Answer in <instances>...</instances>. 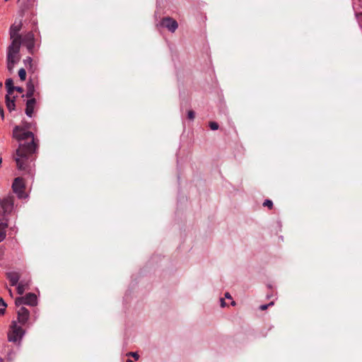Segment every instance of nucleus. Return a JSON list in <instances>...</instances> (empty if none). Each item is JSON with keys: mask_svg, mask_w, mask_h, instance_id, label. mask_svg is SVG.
<instances>
[{"mask_svg": "<svg viewBox=\"0 0 362 362\" xmlns=\"http://www.w3.org/2000/svg\"><path fill=\"white\" fill-rule=\"evenodd\" d=\"M31 128V123L23 122L22 125L13 128L12 135L19 142L18 147L13 155L17 168L33 175L35 160L33 155L37 151L38 144L33 133L28 131Z\"/></svg>", "mask_w": 362, "mask_h": 362, "instance_id": "f257e3e1", "label": "nucleus"}, {"mask_svg": "<svg viewBox=\"0 0 362 362\" xmlns=\"http://www.w3.org/2000/svg\"><path fill=\"white\" fill-rule=\"evenodd\" d=\"M21 43L16 40L11 42L6 51V67L10 74L13 71L14 66L21 59L20 49Z\"/></svg>", "mask_w": 362, "mask_h": 362, "instance_id": "f03ea898", "label": "nucleus"}, {"mask_svg": "<svg viewBox=\"0 0 362 362\" xmlns=\"http://www.w3.org/2000/svg\"><path fill=\"white\" fill-rule=\"evenodd\" d=\"M14 196L11 194L0 199V221H8V216L14 209Z\"/></svg>", "mask_w": 362, "mask_h": 362, "instance_id": "7ed1b4c3", "label": "nucleus"}, {"mask_svg": "<svg viewBox=\"0 0 362 362\" xmlns=\"http://www.w3.org/2000/svg\"><path fill=\"white\" fill-rule=\"evenodd\" d=\"M24 334V329L17 325L16 321H13L11 325V330L8 334V341L12 342L21 341Z\"/></svg>", "mask_w": 362, "mask_h": 362, "instance_id": "20e7f679", "label": "nucleus"}, {"mask_svg": "<svg viewBox=\"0 0 362 362\" xmlns=\"http://www.w3.org/2000/svg\"><path fill=\"white\" fill-rule=\"evenodd\" d=\"M21 44L26 47L29 54H34L35 52V40L33 32H28L22 36Z\"/></svg>", "mask_w": 362, "mask_h": 362, "instance_id": "39448f33", "label": "nucleus"}, {"mask_svg": "<svg viewBox=\"0 0 362 362\" xmlns=\"http://www.w3.org/2000/svg\"><path fill=\"white\" fill-rule=\"evenodd\" d=\"M15 303L18 307L22 305L35 306L37 303V296L33 293H28L25 296L16 298Z\"/></svg>", "mask_w": 362, "mask_h": 362, "instance_id": "423d86ee", "label": "nucleus"}, {"mask_svg": "<svg viewBox=\"0 0 362 362\" xmlns=\"http://www.w3.org/2000/svg\"><path fill=\"white\" fill-rule=\"evenodd\" d=\"M22 25L23 23L21 20H20L18 22L15 21L14 23L11 25L9 35L11 42L16 40L17 42L21 43V38L23 35L20 34L19 32L22 28Z\"/></svg>", "mask_w": 362, "mask_h": 362, "instance_id": "0eeeda50", "label": "nucleus"}, {"mask_svg": "<svg viewBox=\"0 0 362 362\" xmlns=\"http://www.w3.org/2000/svg\"><path fill=\"white\" fill-rule=\"evenodd\" d=\"M24 189L25 184L23 179L20 177L15 178L12 184V189L13 192L17 194L19 199H23L25 197Z\"/></svg>", "mask_w": 362, "mask_h": 362, "instance_id": "6e6552de", "label": "nucleus"}, {"mask_svg": "<svg viewBox=\"0 0 362 362\" xmlns=\"http://www.w3.org/2000/svg\"><path fill=\"white\" fill-rule=\"evenodd\" d=\"M160 25L174 33L178 28L177 22L170 17H165L160 21Z\"/></svg>", "mask_w": 362, "mask_h": 362, "instance_id": "1a4fd4ad", "label": "nucleus"}, {"mask_svg": "<svg viewBox=\"0 0 362 362\" xmlns=\"http://www.w3.org/2000/svg\"><path fill=\"white\" fill-rule=\"evenodd\" d=\"M17 315L18 322L24 325L29 320L30 312L27 308L22 306L17 310Z\"/></svg>", "mask_w": 362, "mask_h": 362, "instance_id": "9d476101", "label": "nucleus"}, {"mask_svg": "<svg viewBox=\"0 0 362 362\" xmlns=\"http://www.w3.org/2000/svg\"><path fill=\"white\" fill-rule=\"evenodd\" d=\"M36 103L35 98L28 99L26 102L25 114L28 117H31L33 113L34 107Z\"/></svg>", "mask_w": 362, "mask_h": 362, "instance_id": "9b49d317", "label": "nucleus"}, {"mask_svg": "<svg viewBox=\"0 0 362 362\" xmlns=\"http://www.w3.org/2000/svg\"><path fill=\"white\" fill-rule=\"evenodd\" d=\"M6 277L11 283V286H14L18 284L20 279V275L16 272H10L6 274Z\"/></svg>", "mask_w": 362, "mask_h": 362, "instance_id": "f8f14e48", "label": "nucleus"}, {"mask_svg": "<svg viewBox=\"0 0 362 362\" xmlns=\"http://www.w3.org/2000/svg\"><path fill=\"white\" fill-rule=\"evenodd\" d=\"M8 226L7 221H0V243L2 242L6 236V228Z\"/></svg>", "mask_w": 362, "mask_h": 362, "instance_id": "ddd939ff", "label": "nucleus"}, {"mask_svg": "<svg viewBox=\"0 0 362 362\" xmlns=\"http://www.w3.org/2000/svg\"><path fill=\"white\" fill-rule=\"evenodd\" d=\"M5 99H6V107H7L8 110H9V112L14 110L15 107H16V104H15L16 97H13V98H11L10 97V95H6L5 97Z\"/></svg>", "mask_w": 362, "mask_h": 362, "instance_id": "4468645a", "label": "nucleus"}, {"mask_svg": "<svg viewBox=\"0 0 362 362\" xmlns=\"http://www.w3.org/2000/svg\"><path fill=\"white\" fill-rule=\"evenodd\" d=\"M27 92L25 95V96L28 98H33L32 97L34 95L35 93V86L32 81H28L27 83Z\"/></svg>", "mask_w": 362, "mask_h": 362, "instance_id": "2eb2a0df", "label": "nucleus"}, {"mask_svg": "<svg viewBox=\"0 0 362 362\" xmlns=\"http://www.w3.org/2000/svg\"><path fill=\"white\" fill-rule=\"evenodd\" d=\"M5 86L7 90V95H11L13 93V79L9 78L6 80Z\"/></svg>", "mask_w": 362, "mask_h": 362, "instance_id": "dca6fc26", "label": "nucleus"}, {"mask_svg": "<svg viewBox=\"0 0 362 362\" xmlns=\"http://www.w3.org/2000/svg\"><path fill=\"white\" fill-rule=\"evenodd\" d=\"M28 283H25L23 281H21L17 286V292L19 295H22L25 290L28 288Z\"/></svg>", "mask_w": 362, "mask_h": 362, "instance_id": "f3484780", "label": "nucleus"}, {"mask_svg": "<svg viewBox=\"0 0 362 362\" xmlns=\"http://www.w3.org/2000/svg\"><path fill=\"white\" fill-rule=\"evenodd\" d=\"M16 356V353L11 349L8 347V351L6 354V360L9 362H11Z\"/></svg>", "mask_w": 362, "mask_h": 362, "instance_id": "a211bd4d", "label": "nucleus"}, {"mask_svg": "<svg viewBox=\"0 0 362 362\" xmlns=\"http://www.w3.org/2000/svg\"><path fill=\"white\" fill-rule=\"evenodd\" d=\"M23 63L26 67L32 68L33 66V59L30 57H27L24 60Z\"/></svg>", "mask_w": 362, "mask_h": 362, "instance_id": "6ab92c4d", "label": "nucleus"}, {"mask_svg": "<svg viewBox=\"0 0 362 362\" xmlns=\"http://www.w3.org/2000/svg\"><path fill=\"white\" fill-rule=\"evenodd\" d=\"M18 76L21 81H25L26 78V71L25 69L21 68L18 71Z\"/></svg>", "mask_w": 362, "mask_h": 362, "instance_id": "aec40b11", "label": "nucleus"}, {"mask_svg": "<svg viewBox=\"0 0 362 362\" xmlns=\"http://www.w3.org/2000/svg\"><path fill=\"white\" fill-rule=\"evenodd\" d=\"M263 206L268 207L269 209H272L273 208V202L270 199H265L263 202Z\"/></svg>", "mask_w": 362, "mask_h": 362, "instance_id": "412c9836", "label": "nucleus"}, {"mask_svg": "<svg viewBox=\"0 0 362 362\" xmlns=\"http://www.w3.org/2000/svg\"><path fill=\"white\" fill-rule=\"evenodd\" d=\"M218 124L216 122H209V127L212 130H217L218 129Z\"/></svg>", "mask_w": 362, "mask_h": 362, "instance_id": "4be33fe9", "label": "nucleus"}, {"mask_svg": "<svg viewBox=\"0 0 362 362\" xmlns=\"http://www.w3.org/2000/svg\"><path fill=\"white\" fill-rule=\"evenodd\" d=\"M127 356H132L135 360L139 358V355L136 352H129L127 354Z\"/></svg>", "mask_w": 362, "mask_h": 362, "instance_id": "5701e85b", "label": "nucleus"}, {"mask_svg": "<svg viewBox=\"0 0 362 362\" xmlns=\"http://www.w3.org/2000/svg\"><path fill=\"white\" fill-rule=\"evenodd\" d=\"M274 305V302H270L268 304L262 305L259 306V310H265L266 309H267L268 307H269L271 305Z\"/></svg>", "mask_w": 362, "mask_h": 362, "instance_id": "b1692460", "label": "nucleus"}, {"mask_svg": "<svg viewBox=\"0 0 362 362\" xmlns=\"http://www.w3.org/2000/svg\"><path fill=\"white\" fill-rule=\"evenodd\" d=\"M225 298H226V293H224V296L223 298H220L221 306L222 308H224L226 305L225 302Z\"/></svg>", "mask_w": 362, "mask_h": 362, "instance_id": "393cba45", "label": "nucleus"}, {"mask_svg": "<svg viewBox=\"0 0 362 362\" xmlns=\"http://www.w3.org/2000/svg\"><path fill=\"white\" fill-rule=\"evenodd\" d=\"M187 117L189 119H194V117H195V114H194V112L192 111V110H189L188 112V114H187Z\"/></svg>", "mask_w": 362, "mask_h": 362, "instance_id": "a878e982", "label": "nucleus"}, {"mask_svg": "<svg viewBox=\"0 0 362 362\" xmlns=\"http://www.w3.org/2000/svg\"><path fill=\"white\" fill-rule=\"evenodd\" d=\"M14 90H16V91H18V93H23V88H21V87H20V86H15V87L13 88V91H14Z\"/></svg>", "mask_w": 362, "mask_h": 362, "instance_id": "bb28decb", "label": "nucleus"}, {"mask_svg": "<svg viewBox=\"0 0 362 362\" xmlns=\"http://www.w3.org/2000/svg\"><path fill=\"white\" fill-rule=\"evenodd\" d=\"M0 305L6 308L7 306L6 303L4 302V300L0 298Z\"/></svg>", "mask_w": 362, "mask_h": 362, "instance_id": "cd10ccee", "label": "nucleus"}, {"mask_svg": "<svg viewBox=\"0 0 362 362\" xmlns=\"http://www.w3.org/2000/svg\"><path fill=\"white\" fill-rule=\"evenodd\" d=\"M0 115H1V117L2 118V119H4V110L2 107H0Z\"/></svg>", "mask_w": 362, "mask_h": 362, "instance_id": "c85d7f7f", "label": "nucleus"}, {"mask_svg": "<svg viewBox=\"0 0 362 362\" xmlns=\"http://www.w3.org/2000/svg\"><path fill=\"white\" fill-rule=\"evenodd\" d=\"M5 313V308L3 307L2 308H0V315H4Z\"/></svg>", "mask_w": 362, "mask_h": 362, "instance_id": "c756f323", "label": "nucleus"}, {"mask_svg": "<svg viewBox=\"0 0 362 362\" xmlns=\"http://www.w3.org/2000/svg\"><path fill=\"white\" fill-rule=\"evenodd\" d=\"M3 255H4V250L0 249V259L2 258Z\"/></svg>", "mask_w": 362, "mask_h": 362, "instance_id": "7c9ffc66", "label": "nucleus"}, {"mask_svg": "<svg viewBox=\"0 0 362 362\" xmlns=\"http://www.w3.org/2000/svg\"><path fill=\"white\" fill-rule=\"evenodd\" d=\"M229 299H232V296H230V294L229 293H228V300Z\"/></svg>", "mask_w": 362, "mask_h": 362, "instance_id": "2f4dec72", "label": "nucleus"}, {"mask_svg": "<svg viewBox=\"0 0 362 362\" xmlns=\"http://www.w3.org/2000/svg\"><path fill=\"white\" fill-rule=\"evenodd\" d=\"M230 304H231V305L234 306V305H235V302L234 300H232Z\"/></svg>", "mask_w": 362, "mask_h": 362, "instance_id": "473e14b6", "label": "nucleus"}, {"mask_svg": "<svg viewBox=\"0 0 362 362\" xmlns=\"http://www.w3.org/2000/svg\"><path fill=\"white\" fill-rule=\"evenodd\" d=\"M127 362H134L132 359H127Z\"/></svg>", "mask_w": 362, "mask_h": 362, "instance_id": "72a5a7b5", "label": "nucleus"}, {"mask_svg": "<svg viewBox=\"0 0 362 362\" xmlns=\"http://www.w3.org/2000/svg\"><path fill=\"white\" fill-rule=\"evenodd\" d=\"M2 86H3L2 82H0V88H1V87H2Z\"/></svg>", "mask_w": 362, "mask_h": 362, "instance_id": "f704fd0d", "label": "nucleus"}, {"mask_svg": "<svg viewBox=\"0 0 362 362\" xmlns=\"http://www.w3.org/2000/svg\"><path fill=\"white\" fill-rule=\"evenodd\" d=\"M0 362H4V360L1 358H0Z\"/></svg>", "mask_w": 362, "mask_h": 362, "instance_id": "c9c22d12", "label": "nucleus"}, {"mask_svg": "<svg viewBox=\"0 0 362 362\" xmlns=\"http://www.w3.org/2000/svg\"><path fill=\"white\" fill-rule=\"evenodd\" d=\"M5 1H7L8 0H4Z\"/></svg>", "mask_w": 362, "mask_h": 362, "instance_id": "e433bc0d", "label": "nucleus"}]
</instances>
